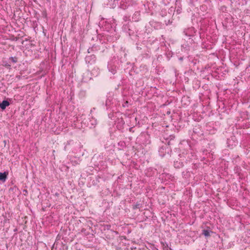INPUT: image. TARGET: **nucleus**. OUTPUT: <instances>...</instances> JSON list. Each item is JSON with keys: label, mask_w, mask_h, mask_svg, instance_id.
Returning <instances> with one entry per match:
<instances>
[{"label": "nucleus", "mask_w": 250, "mask_h": 250, "mask_svg": "<svg viewBox=\"0 0 250 250\" xmlns=\"http://www.w3.org/2000/svg\"><path fill=\"white\" fill-rule=\"evenodd\" d=\"M196 30L193 27H189L185 29L184 30L183 33L186 36L188 37H189L188 39V42L189 43H191L193 42V40L190 38L193 37L195 36Z\"/></svg>", "instance_id": "f257e3e1"}, {"label": "nucleus", "mask_w": 250, "mask_h": 250, "mask_svg": "<svg viewBox=\"0 0 250 250\" xmlns=\"http://www.w3.org/2000/svg\"><path fill=\"white\" fill-rule=\"evenodd\" d=\"M115 103V99L113 98V94L109 93L107 96V99L105 101V105L107 108L111 107V105Z\"/></svg>", "instance_id": "f03ea898"}, {"label": "nucleus", "mask_w": 250, "mask_h": 250, "mask_svg": "<svg viewBox=\"0 0 250 250\" xmlns=\"http://www.w3.org/2000/svg\"><path fill=\"white\" fill-rule=\"evenodd\" d=\"M96 60L95 55L93 54L87 55L85 58V62L88 64H94L96 62Z\"/></svg>", "instance_id": "7ed1b4c3"}, {"label": "nucleus", "mask_w": 250, "mask_h": 250, "mask_svg": "<svg viewBox=\"0 0 250 250\" xmlns=\"http://www.w3.org/2000/svg\"><path fill=\"white\" fill-rule=\"evenodd\" d=\"M171 149L169 148L167 146H162L159 150V152L160 154L162 156H164L165 155V153H167L168 154L169 153V152H171Z\"/></svg>", "instance_id": "20e7f679"}, {"label": "nucleus", "mask_w": 250, "mask_h": 250, "mask_svg": "<svg viewBox=\"0 0 250 250\" xmlns=\"http://www.w3.org/2000/svg\"><path fill=\"white\" fill-rule=\"evenodd\" d=\"M97 124V120L91 117L89 118V122L88 123V125L90 128L95 127Z\"/></svg>", "instance_id": "39448f33"}, {"label": "nucleus", "mask_w": 250, "mask_h": 250, "mask_svg": "<svg viewBox=\"0 0 250 250\" xmlns=\"http://www.w3.org/2000/svg\"><path fill=\"white\" fill-rule=\"evenodd\" d=\"M130 4L129 0H122L120 3V7L125 9L127 8Z\"/></svg>", "instance_id": "423d86ee"}, {"label": "nucleus", "mask_w": 250, "mask_h": 250, "mask_svg": "<svg viewBox=\"0 0 250 250\" xmlns=\"http://www.w3.org/2000/svg\"><path fill=\"white\" fill-rule=\"evenodd\" d=\"M141 17L140 12L139 11H136L132 16V20L133 21H138Z\"/></svg>", "instance_id": "0eeeda50"}, {"label": "nucleus", "mask_w": 250, "mask_h": 250, "mask_svg": "<svg viewBox=\"0 0 250 250\" xmlns=\"http://www.w3.org/2000/svg\"><path fill=\"white\" fill-rule=\"evenodd\" d=\"M107 67L110 72H111L113 74H114L116 72V67L112 63L109 62L108 64Z\"/></svg>", "instance_id": "6e6552de"}, {"label": "nucleus", "mask_w": 250, "mask_h": 250, "mask_svg": "<svg viewBox=\"0 0 250 250\" xmlns=\"http://www.w3.org/2000/svg\"><path fill=\"white\" fill-rule=\"evenodd\" d=\"M10 104L9 102L7 100H3L1 103H0V108L4 110L6 107L9 106Z\"/></svg>", "instance_id": "1a4fd4ad"}, {"label": "nucleus", "mask_w": 250, "mask_h": 250, "mask_svg": "<svg viewBox=\"0 0 250 250\" xmlns=\"http://www.w3.org/2000/svg\"><path fill=\"white\" fill-rule=\"evenodd\" d=\"M7 175L6 172H0V180L4 182L7 178Z\"/></svg>", "instance_id": "9d476101"}, {"label": "nucleus", "mask_w": 250, "mask_h": 250, "mask_svg": "<svg viewBox=\"0 0 250 250\" xmlns=\"http://www.w3.org/2000/svg\"><path fill=\"white\" fill-rule=\"evenodd\" d=\"M184 166L183 163L180 161H174V166L176 168H180L183 167Z\"/></svg>", "instance_id": "9b49d317"}, {"label": "nucleus", "mask_w": 250, "mask_h": 250, "mask_svg": "<svg viewBox=\"0 0 250 250\" xmlns=\"http://www.w3.org/2000/svg\"><path fill=\"white\" fill-rule=\"evenodd\" d=\"M212 231L209 229H204L202 230V234L206 237H209Z\"/></svg>", "instance_id": "f8f14e48"}, {"label": "nucleus", "mask_w": 250, "mask_h": 250, "mask_svg": "<svg viewBox=\"0 0 250 250\" xmlns=\"http://www.w3.org/2000/svg\"><path fill=\"white\" fill-rule=\"evenodd\" d=\"M9 60L13 63H16L18 61V59L16 57H11L9 58Z\"/></svg>", "instance_id": "ddd939ff"}, {"label": "nucleus", "mask_w": 250, "mask_h": 250, "mask_svg": "<svg viewBox=\"0 0 250 250\" xmlns=\"http://www.w3.org/2000/svg\"><path fill=\"white\" fill-rule=\"evenodd\" d=\"M73 142V141H72V140H70V141H68L67 142L66 144H65V145L64 146V149L65 150L66 149L67 146L70 145V143L71 142Z\"/></svg>", "instance_id": "4468645a"}, {"label": "nucleus", "mask_w": 250, "mask_h": 250, "mask_svg": "<svg viewBox=\"0 0 250 250\" xmlns=\"http://www.w3.org/2000/svg\"><path fill=\"white\" fill-rule=\"evenodd\" d=\"M128 104V103L127 101H126L124 102V103L123 104V106L124 107H127Z\"/></svg>", "instance_id": "2eb2a0df"}, {"label": "nucleus", "mask_w": 250, "mask_h": 250, "mask_svg": "<svg viewBox=\"0 0 250 250\" xmlns=\"http://www.w3.org/2000/svg\"><path fill=\"white\" fill-rule=\"evenodd\" d=\"M4 65L6 67H10L11 66V64H9L8 63H7V62H4Z\"/></svg>", "instance_id": "dca6fc26"}, {"label": "nucleus", "mask_w": 250, "mask_h": 250, "mask_svg": "<svg viewBox=\"0 0 250 250\" xmlns=\"http://www.w3.org/2000/svg\"><path fill=\"white\" fill-rule=\"evenodd\" d=\"M128 19H129V17H128L127 16H125L123 18V20L125 21H127L128 20Z\"/></svg>", "instance_id": "f3484780"}, {"label": "nucleus", "mask_w": 250, "mask_h": 250, "mask_svg": "<svg viewBox=\"0 0 250 250\" xmlns=\"http://www.w3.org/2000/svg\"><path fill=\"white\" fill-rule=\"evenodd\" d=\"M134 127H130L129 128V131L131 132H134V130L133 129Z\"/></svg>", "instance_id": "a211bd4d"}, {"label": "nucleus", "mask_w": 250, "mask_h": 250, "mask_svg": "<svg viewBox=\"0 0 250 250\" xmlns=\"http://www.w3.org/2000/svg\"><path fill=\"white\" fill-rule=\"evenodd\" d=\"M164 250H172L170 248H168L167 246V247H165L164 248Z\"/></svg>", "instance_id": "6ab92c4d"}, {"label": "nucleus", "mask_w": 250, "mask_h": 250, "mask_svg": "<svg viewBox=\"0 0 250 250\" xmlns=\"http://www.w3.org/2000/svg\"><path fill=\"white\" fill-rule=\"evenodd\" d=\"M174 138V136H173V135H170V141L173 140Z\"/></svg>", "instance_id": "aec40b11"}, {"label": "nucleus", "mask_w": 250, "mask_h": 250, "mask_svg": "<svg viewBox=\"0 0 250 250\" xmlns=\"http://www.w3.org/2000/svg\"><path fill=\"white\" fill-rule=\"evenodd\" d=\"M91 50H92V49L89 48L88 49V52L89 53L91 51Z\"/></svg>", "instance_id": "412c9836"}, {"label": "nucleus", "mask_w": 250, "mask_h": 250, "mask_svg": "<svg viewBox=\"0 0 250 250\" xmlns=\"http://www.w3.org/2000/svg\"><path fill=\"white\" fill-rule=\"evenodd\" d=\"M171 23V22H170V20H168V21H167V23L166 24L167 25L168 24H170Z\"/></svg>", "instance_id": "4be33fe9"}, {"label": "nucleus", "mask_w": 250, "mask_h": 250, "mask_svg": "<svg viewBox=\"0 0 250 250\" xmlns=\"http://www.w3.org/2000/svg\"><path fill=\"white\" fill-rule=\"evenodd\" d=\"M121 124H124V121H123V120H121Z\"/></svg>", "instance_id": "5701e85b"}, {"label": "nucleus", "mask_w": 250, "mask_h": 250, "mask_svg": "<svg viewBox=\"0 0 250 250\" xmlns=\"http://www.w3.org/2000/svg\"><path fill=\"white\" fill-rule=\"evenodd\" d=\"M179 59H180V60H182L183 58H180Z\"/></svg>", "instance_id": "b1692460"}, {"label": "nucleus", "mask_w": 250, "mask_h": 250, "mask_svg": "<svg viewBox=\"0 0 250 250\" xmlns=\"http://www.w3.org/2000/svg\"><path fill=\"white\" fill-rule=\"evenodd\" d=\"M168 145H170V141H169V142H168Z\"/></svg>", "instance_id": "393cba45"}, {"label": "nucleus", "mask_w": 250, "mask_h": 250, "mask_svg": "<svg viewBox=\"0 0 250 250\" xmlns=\"http://www.w3.org/2000/svg\"><path fill=\"white\" fill-rule=\"evenodd\" d=\"M129 140H131V137H129Z\"/></svg>", "instance_id": "a878e982"}]
</instances>
